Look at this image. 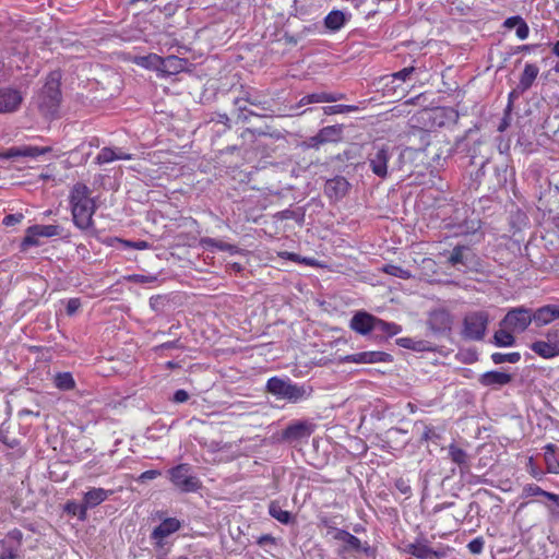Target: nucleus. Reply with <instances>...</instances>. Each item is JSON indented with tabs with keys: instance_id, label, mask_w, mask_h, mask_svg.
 Here are the masks:
<instances>
[{
	"instance_id": "44",
	"label": "nucleus",
	"mask_w": 559,
	"mask_h": 559,
	"mask_svg": "<svg viewBox=\"0 0 559 559\" xmlns=\"http://www.w3.org/2000/svg\"><path fill=\"white\" fill-rule=\"evenodd\" d=\"M116 160V150L111 147H103L96 156V163L98 165L107 164Z\"/></svg>"
},
{
	"instance_id": "15",
	"label": "nucleus",
	"mask_w": 559,
	"mask_h": 559,
	"mask_svg": "<svg viewBox=\"0 0 559 559\" xmlns=\"http://www.w3.org/2000/svg\"><path fill=\"white\" fill-rule=\"evenodd\" d=\"M22 100L23 97L19 91L13 88H0V114L16 111Z\"/></svg>"
},
{
	"instance_id": "38",
	"label": "nucleus",
	"mask_w": 559,
	"mask_h": 559,
	"mask_svg": "<svg viewBox=\"0 0 559 559\" xmlns=\"http://www.w3.org/2000/svg\"><path fill=\"white\" fill-rule=\"evenodd\" d=\"M521 359V355L518 352L502 354V353H493L491 355V360L496 365L510 362V364H516Z\"/></svg>"
},
{
	"instance_id": "25",
	"label": "nucleus",
	"mask_w": 559,
	"mask_h": 559,
	"mask_svg": "<svg viewBox=\"0 0 559 559\" xmlns=\"http://www.w3.org/2000/svg\"><path fill=\"white\" fill-rule=\"evenodd\" d=\"M349 17L350 14H346L340 10H333L326 15L324 24L325 27L331 31H338L344 26Z\"/></svg>"
},
{
	"instance_id": "64",
	"label": "nucleus",
	"mask_w": 559,
	"mask_h": 559,
	"mask_svg": "<svg viewBox=\"0 0 559 559\" xmlns=\"http://www.w3.org/2000/svg\"><path fill=\"white\" fill-rule=\"evenodd\" d=\"M546 306L549 307V316H550L551 322L559 319V305L550 304V305H546Z\"/></svg>"
},
{
	"instance_id": "47",
	"label": "nucleus",
	"mask_w": 559,
	"mask_h": 559,
	"mask_svg": "<svg viewBox=\"0 0 559 559\" xmlns=\"http://www.w3.org/2000/svg\"><path fill=\"white\" fill-rule=\"evenodd\" d=\"M414 71H415L414 67H407L397 72L392 73L391 76H392L393 81L394 80L406 81L407 79H409L411 74Z\"/></svg>"
},
{
	"instance_id": "19",
	"label": "nucleus",
	"mask_w": 559,
	"mask_h": 559,
	"mask_svg": "<svg viewBox=\"0 0 559 559\" xmlns=\"http://www.w3.org/2000/svg\"><path fill=\"white\" fill-rule=\"evenodd\" d=\"M374 319V316L365 311H359L352 318L349 326L358 334L367 335L373 331Z\"/></svg>"
},
{
	"instance_id": "52",
	"label": "nucleus",
	"mask_w": 559,
	"mask_h": 559,
	"mask_svg": "<svg viewBox=\"0 0 559 559\" xmlns=\"http://www.w3.org/2000/svg\"><path fill=\"white\" fill-rule=\"evenodd\" d=\"M118 241H120L121 243L124 245V247H129V248H134V249H138V250H144V249H147L148 248V243L146 241H129V240H121V239H117Z\"/></svg>"
},
{
	"instance_id": "5",
	"label": "nucleus",
	"mask_w": 559,
	"mask_h": 559,
	"mask_svg": "<svg viewBox=\"0 0 559 559\" xmlns=\"http://www.w3.org/2000/svg\"><path fill=\"white\" fill-rule=\"evenodd\" d=\"M394 148L384 143H373L367 154L366 163L372 174L380 179L389 176V162L393 156Z\"/></svg>"
},
{
	"instance_id": "6",
	"label": "nucleus",
	"mask_w": 559,
	"mask_h": 559,
	"mask_svg": "<svg viewBox=\"0 0 559 559\" xmlns=\"http://www.w3.org/2000/svg\"><path fill=\"white\" fill-rule=\"evenodd\" d=\"M489 322L485 311H474L465 316L463 321V336L467 340L480 341L484 338Z\"/></svg>"
},
{
	"instance_id": "49",
	"label": "nucleus",
	"mask_w": 559,
	"mask_h": 559,
	"mask_svg": "<svg viewBox=\"0 0 559 559\" xmlns=\"http://www.w3.org/2000/svg\"><path fill=\"white\" fill-rule=\"evenodd\" d=\"M7 539L12 540L16 544L14 548H19L23 539V533L19 528H14L7 534Z\"/></svg>"
},
{
	"instance_id": "1",
	"label": "nucleus",
	"mask_w": 559,
	"mask_h": 559,
	"mask_svg": "<svg viewBox=\"0 0 559 559\" xmlns=\"http://www.w3.org/2000/svg\"><path fill=\"white\" fill-rule=\"evenodd\" d=\"M70 204L75 226L83 230L90 228L93 225L96 205L86 185L78 182L73 186Z\"/></svg>"
},
{
	"instance_id": "40",
	"label": "nucleus",
	"mask_w": 559,
	"mask_h": 559,
	"mask_svg": "<svg viewBox=\"0 0 559 559\" xmlns=\"http://www.w3.org/2000/svg\"><path fill=\"white\" fill-rule=\"evenodd\" d=\"M234 105L238 111V119L243 122L248 120L249 116H258V114L247 108L248 103H246L241 96L234 99Z\"/></svg>"
},
{
	"instance_id": "8",
	"label": "nucleus",
	"mask_w": 559,
	"mask_h": 559,
	"mask_svg": "<svg viewBox=\"0 0 559 559\" xmlns=\"http://www.w3.org/2000/svg\"><path fill=\"white\" fill-rule=\"evenodd\" d=\"M531 349L546 359L559 356V326L549 329L545 334V340L534 342Z\"/></svg>"
},
{
	"instance_id": "3",
	"label": "nucleus",
	"mask_w": 559,
	"mask_h": 559,
	"mask_svg": "<svg viewBox=\"0 0 559 559\" xmlns=\"http://www.w3.org/2000/svg\"><path fill=\"white\" fill-rule=\"evenodd\" d=\"M60 79L59 72L53 71L49 73L38 95L37 104L40 111L45 115H53L59 107L61 100Z\"/></svg>"
},
{
	"instance_id": "31",
	"label": "nucleus",
	"mask_w": 559,
	"mask_h": 559,
	"mask_svg": "<svg viewBox=\"0 0 559 559\" xmlns=\"http://www.w3.org/2000/svg\"><path fill=\"white\" fill-rule=\"evenodd\" d=\"M53 384L61 391H69L75 388V381L70 372H58L55 374Z\"/></svg>"
},
{
	"instance_id": "59",
	"label": "nucleus",
	"mask_w": 559,
	"mask_h": 559,
	"mask_svg": "<svg viewBox=\"0 0 559 559\" xmlns=\"http://www.w3.org/2000/svg\"><path fill=\"white\" fill-rule=\"evenodd\" d=\"M80 306H81V302H80V300H79V299H76V298H72V299H70V300L68 301V304H67V308H66V309H67V313H68L69 316L74 314V313L76 312V310L80 308Z\"/></svg>"
},
{
	"instance_id": "39",
	"label": "nucleus",
	"mask_w": 559,
	"mask_h": 559,
	"mask_svg": "<svg viewBox=\"0 0 559 559\" xmlns=\"http://www.w3.org/2000/svg\"><path fill=\"white\" fill-rule=\"evenodd\" d=\"M533 322L536 324V326H543L551 323L549 307L543 306L536 309L533 312Z\"/></svg>"
},
{
	"instance_id": "10",
	"label": "nucleus",
	"mask_w": 559,
	"mask_h": 559,
	"mask_svg": "<svg viewBox=\"0 0 559 559\" xmlns=\"http://www.w3.org/2000/svg\"><path fill=\"white\" fill-rule=\"evenodd\" d=\"M62 227L59 225H33L26 229V235L21 243L23 250L38 246V237H55L61 236Z\"/></svg>"
},
{
	"instance_id": "11",
	"label": "nucleus",
	"mask_w": 559,
	"mask_h": 559,
	"mask_svg": "<svg viewBox=\"0 0 559 559\" xmlns=\"http://www.w3.org/2000/svg\"><path fill=\"white\" fill-rule=\"evenodd\" d=\"M447 262L457 270L471 269L476 264V254L467 246H455L448 257Z\"/></svg>"
},
{
	"instance_id": "42",
	"label": "nucleus",
	"mask_w": 559,
	"mask_h": 559,
	"mask_svg": "<svg viewBox=\"0 0 559 559\" xmlns=\"http://www.w3.org/2000/svg\"><path fill=\"white\" fill-rule=\"evenodd\" d=\"M357 110L358 106L354 105H331L323 107V112L329 116L336 114H348Z\"/></svg>"
},
{
	"instance_id": "58",
	"label": "nucleus",
	"mask_w": 559,
	"mask_h": 559,
	"mask_svg": "<svg viewBox=\"0 0 559 559\" xmlns=\"http://www.w3.org/2000/svg\"><path fill=\"white\" fill-rule=\"evenodd\" d=\"M160 474L162 473L157 469L145 471L140 475L139 480L145 481V480L155 479L156 477L160 476Z\"/></svg>"
},
{
	"instance_id": "50",
	"label": "nucleus",
	"mask_w": 559,
	"mask_h": 559,
	"mask_svg": "<svg viewBox=\"0 0 559 559\" xmlns=\"http://www.w3.org/2000/svg\"><path fill=\"white\" fill-rule=\"evenodd\" d=\"M528 33H530L528 26H527L526 22L521 17V21L518 23V26H516V36L520 39H526L528 36Z\"/></svg>"
},
{
	"instance_id": "36",
	"label": "nucleus",
	"mask_w": 559,
	"mask_h": 559,
	"mask_svg": "<svg viewBox=\"0 0 559 559\" xmlns=\"http://www.w3.org/2000/svg\"><path fill=\"white\" fill-rule=\"evenodd\" d=\"M87 510L88 508L85 506V502L82 501L81 503H78L75 501H68L64 511L68 514L78 516L81 521H84L87 516Z\"/></svg>"
},
{
	"instance_id": "28",
	"label": "nucleus",
	"mask_w": 559,
	"mask_h": 559,
	"mask_svg": "<svg viewBox=\"0 0 559 559\" xmlns=\"http://www.w3.org/2000/svg\"><path fill=\"white\" fill-rule=\"evenodd\" d=\"M513 331L508 328L501 326L495 332L493 343L499 347H509L515 344V337L512 335Z\"/></svg>"
},
{
	"instance_id": "20",
	"label": "nucleus",
	"mask_w": 559,
	"mask_h": 559,
	"mask_svg": "<svg viewBox=\"0 0 559 559\" xmlns=\"http://www.w3.org/2000/svg\"><path fill=\"white\" fill-rule=\"evenodd\" d=\"M188 66V59L171 55L166 58H162L160 72L167 75H174L185 71Z\"/></svg>"
},
{
	"instance_id": "34",
	"label": "nucleus",
	"mask_w": 559,
	"mask_h": 559,
	"mask_svg": "<svg viewBox=\"0 0 559 559\" xmlns=\"http://www.w3.org/2000/svg\"><path fill=\"white\" fill-rule=\"evenodd\" d=\"M449 455L451 460L461 467V469L468 468V455L463 449L451 444L449 447Z\"/></svg>"
},
{
	"instance_id": "12",
	"label": "nucleus",
	"mask_w": 559,
	"mask_h": 559,
	"mask_svg": "<svg viewBox=\"0 0 559 559\" xmlns=\"http://www.w3.org/2000/svg\"><path fill=\"white\" fill-rule=\"evenodd\" d=\"M313 429L314 425L309 421H295L283 430L282 439L288 442L308 439L313 432Z\"/></svg>"
},
{
	"instance_id": "24",
	"label": "nucleus",
	"mask_w": 559,
	"mask_h": 559,
	"mask_svg": "<svg viewBox=\"0 0 559 559\" xmlns=\"http://www.w3.org/2000/svg\"><path fill=\"white\" fill-rule=\"evenodd\" d=\"M401 331V325L393 322L383 321L382 319L376 317L372 332H374L377 336L391 337L399 334Z\"/></svg>"
},
{
	"instance_id": "33",
	"label": "nucleus",
	"mask_w": 559,
	"mask_h": 559,
	"mask_svg": "<svg viewBox=\"0 0 559 559\" xmlns=\"http://www.w3.org/2000/svg\"><path fill=\"white\" fill-rule=\"evenodd\" d=\"M200 243L205 249L215 248L219 251H227L230 253L236 252V249H237L236 246H234V245H230V243H227V242H224L221 240H216V239L210 238V237L202 238Z\"/></svg>"
},
{
	"instance_id": "35",
	"label": "nucleus",
	"mask_w": 559,
	"mask_h": 559,
	"mask_svg": "<svg viewBox=\"0 0 559 559\" xmlns=\"http://www.w3.org/2000/svg\"><path fill=\"white\" fill-rule=\"evenodd\" d=\"M319 132L321 133V136L323 138V141H325V143L337 142L342 139L343 128L342 126L338 124L329 126L322 128Z\"/></svg>"
},
{
	"instance_id": "63",
	"label": "nucleus",
	"mask_w": 559,
	"mask_h": 559,
	"mask_svg": "<svg viewBox=\"0 0 559 559\" xmlns=\"http://www.w3.org/2000/svg\"><path fill=\"white\" fill-rule=\"evenodd\" d=\"M189 399V394L185 390H177L174 394V401L176 403H185Z\"/></svg>"
},
{
	"instance_id": "45",
	"label": "nucleus",
	"mask_w": 559,
	"mask_h": 559,
	"mask_svg": "<svg viewBox=\"0 0 559 559\" xmlns=\"http://www.w3.org/2000/svg\"><path fill=\"white\" fill-rule=\"evenodd\" d=\"M320 523L326 528V535H330L333 539H335V532H343V530L336 527V523L332 518H323Z\"/></svg>"
},
{
	"instance_id": "4",
	"label": "nucleus",
	"mask_w": 559,
	"mask_h": 559,
	"mask_svg": "<svg viewBox=\"0 0 559 559\" xmlns=\"http://www.w3.org/2000/svg\"><path fill=\"white\" fill-rule=\"evenodd\" d=\"M167 476L173 486L180 492H197L202 488V481L188 463H180L169 468Z\"/></svg>"
},
{
	"instance_id": "60",
	"label": "nucleus",
	"mask_w": 559,
	"mask_h": 559,
	"mask_svg": "<svg viewBox=\"0 0 559 559\" xmlns=\"http://www.w3.org/2000/svg\"><path fill=\"white\" fill-rule=\"evenodd\" d=\"M129 278H130V281H132L134 283H152V282L156 281V276H146V275H140V274H134V275L130 276Z\"/></svg>"
},
{
	"instance_id": "21",
	"label": "nucleus",
	"mask_w": 559,
	"mask_h": 559,
	"mask_svg": "<svg viewBox=\"0 0 559 559\" xmlns=\"http://www.w3.org/2000/svg\"><path fill=\"white\" fill-rule=\"evenodd\" d=\"M539 73V69L536 64L527 63L521 74L518 90L520 93H524L530 90Z\"/></svg>"
},
{
	"instance_id": "61",
	"label": "nucleus",
	"mask_w": 559,
	"mask_h": 559,
	"mask_svg": "<svg viewBox=\"0 0 559 559\" xmlns=\"http://www.w3.org/2000/svg\"><path fill=\"white\" fill-rule=\"evenodd\" d=\"M241 97H243V100L252 106H260L262 105V102L255 97V96H252L249 92H243V94L241 95Z\"/></svg>"
},
{
	"instance_id": "14",
	"label": "nucleus",
	"mask_w": 559,
	"mask_h": 559,
	"mask_svg": "<svg viewBox=\"0 0 559 559\" xmlns=\"http://www.w3.org/2000/svg\"><path fill=\"white\" fill-rule=\"evenodd\" d=\"M180 527L181 524L179 520H177L176 518H167L153 530L151 534V539L155 542L156 548L162 549L164 547V538L176 533Z\"/></svg>"
},
{
	"instance_id": "17",
	"label": "nucleus",
	"mask_w": 559,
	"mask_h": 559,
	"mask_svg": "<svg viewBox=\"0 0 559 559\" xmlns=\"http://www.w3.org/2000/svg\"><path fill=\"white\" fill-rule=\"evenodd\" d=\"M349 187L345 177L335 176L325 182L324 192L330 199L340 200L347 194Z\"/></svg>"
},
{
	"instance_id": "37",
	"label": "nucleus",
	"mask_w": 559,
	"mask_h": 559,
	"mask_svg": "<svg viewBox=\"0 0 559 559\" xmlns=\"http://www.w3.org/2000/svg\"><path fill=\"white\" fill-rule=\"evenodd\" d=\"M414 428L418 430L421 429L420 442L439 439V435L435 431L433 427L425 424L423 420L415 421Z\"/></svg>"
},
{
	"instance_id": "41",
	"label": "nucleus",
	"mask_w": 559,
	"mask_h": 559,
	"mask_svg": "<svg viewBox=\"0 0 559 559\" xmlns=\"http://www.w3.org/2000/svg\"><path fill=\"white\" fill-rule=\"evenodd\" d=\"M382 271L389 275L408 280L412 277V273L408 270H404L403 267L395 264H386L382 267Z\"/></svg>"
},
{
	"instance_id": "48",
	"label": "nucleus",
	"mask_w": 559,
	"mask_h": 559,
	"mask_svg": "<svg viewBox=\"0 0 559 559\" xmlns=\"http://www.w3.org/2000/svg\"><path fill=\"white\" fill-rule=\"evenodd\" d=\"M395 487L403 495H408V493H411V490H412L409 481L407 479L402 478V477L397 478L395 480Z\"/></svg>"
},
{
	"instance_id": "26",
	"label": "nucleus",
	"mask_w": 559,
	"mask_h": 559,
	"mask_svg": "<svg viewBox=\"0 0 559 559\" xmlns=\"http://www.w3.org/2000/svg\"><path fill=\"white\" fill-rule=\"evenodd\" d=\"M445 556L444 550H435L428 546L427 540L423 537H418V547L416 552L417 559H440Z\"/></svg>"
},
{
	"instance_id": "32",
	"label": "nucleus",
	"mask_w": 559,
	"mask_h": 559,
	"mask_svg": "<svg viewBox=\"0 0 559 559\" xmlns=\"http://www.w3.org/2000/svg\"><path fill=\"white\" fill-rule=\"evenodd\" d=\"M134 62L143 68L160 71L162 57L156 53L135 57Z\"/></svg>"
},
{
	"instance_id": "29",
	"label": "nucleus",
	"mask_w": 559,
	"mask_h": 559,
	"mask_svg": "<svg viewBox=\"0 0 559 559\" xmlns=\"http://www.w3.org/2000/svg\"><path fill=\"white\" fill-rule=\"evenodd\" d=\"M269 514L282 524H289L293 521L292 513L283 510L277 501H272L269 504Z\"/></svg>"
},
{
	"instance_id": "51",
	"label": "nucleus",
	"mask_w": 559,
	"mask_h": 559,
	"mask_svg": "<svg viewBox=\"0 0 559 559\" xmlns=\"http://www.w3.org/2000/svg\"><path fill=\"white\" fill-rule=\"evenodd\" d=\"M511 111H512L511 110V104H508L506 109H504V116L502 118V121H501V123L498 127L499 131H504L510 126Z\"/></svg>"
},
{
	"instance_id": "62",
	"label": "nucleus",
	"mask_w": 559,
	"mask_h": 559,
	"mask_svg": "<svg viewBox=\"0 0 559 559\" xmlns=\"http://www.w3.org/2000/svg\"><path fill=\"white\" fill-rule=\"evenodd\" d=\"M16 548L14 547H5L0 555V559H15L16 558Z\"/></svg>"
},
{
	"instance_id": "54",
	"label": "nucleus",
	"mask_w": 559,
	"mask_h": 559,
	"mask_svg": "<svg viewBox=\"0 0 559 559\" xmlns=\"http://www.w3.org/2000/svg\"><path fill=\"white\" fill-rule=\"evenodd\" d=\"M414 136H418L423 143V146H426L429 144V138L430 133L421 128H417L413 131Z\"/></svg>"
},
{
	"instance_id": "16",
	"label": "nucleus",
	"mask_w": 559,
	"mask_h": 559,
	"mask_svg": "<svg viewBox=\"0 0 559 559\" xmlns=\"http://www.w3.org/2000/svg\"><path fill=\"white\" fill-rule=\"evenodd\" d=\"M512 380L513 377L510 373L491 370L480 374L478 382L483 386L499 389L509 384Z\"/></svg>"
},
{
	"instance_id": "56",
	"label": "nucleus",
	"mask_w": 559,
	"mask_h": 559,
	"mask_svg": "<svg viewBox=\"0 0 559 559\" xmlns=\"http://www.w3.org/2000/svg\"><path fill=\"white\" fill-rule=\"evenodd\" d=\"M325 141H323V138L321 136V133L318 132L316 135L311 136L308 141V147H312L318 150L322 144H324Z\"/></svg>"
},
{
	"instance_id": "27",
	"label": "nucleus",
	"mask_w": 559,
	"mask_h": 559,
	"mask_svg": "<svg viewBox=\"0 0 559 559\" xmlns=\"http://www.w3.org/2000/svg\"><path fill=\"white\" fill-rule=\"evenodd\" d=\"M544 449L547 472L551 474H559V460L556 456L557 447L554 443H548L544 447Z\"/></svg>"
},
{
	"instance_id": "9",
	"label": "nucleus",
	"mask_w": 559,
	"mask_h": 559,
	"mask_svg": "<svg viewBox=\"0 0 559 559\" xmlns=\"http://www.w3.org/2000/svg\"><path fill=\"white\" fill-rule=\"evenodd\" d=\"M427 326L436 335H443L451 331L453 316L444 307H436L427 314Z\"/></svg>"
},
{
	"instance_id": "2",
	"label": "nucleus",
	"mask_w": 559,
	"mask_h": 559,
	"mask_svg": "<svg viewBox=\"0 0 559 559\" xmlns=\"http://www.w3.org/2000/svg\"><path fill=\"white\" fill-rule=\"evenodd\" d=\"M265 390L277 399L289 403H299L311 397L313 389L309 384L294 383L289 378L272 377L267 380Z\"/></svg>"
},
{
	"instance_id": "57",
	"label": "nucleus",
	"mask_w": 559,
	"mask_h": 559,
	"mask_svg": "<svg viewBox=\"0 0 559 559\" xmlns=\"http://www.w3.org/2000/svg\"><path fill=\"white\" fill-rule=\"evenodd\" d=\"M432 347L429 342L424 340H414V347L413 350L417 352H424V350H431Z\"/></svg>"
},
{
	"instance_id": "43",
	"label": "nucleus",
	"mask_w": 559,
	"mask_h": 559,
	"mask_svg": "<svg viewBox=\"0 0 559 559\" xmlns=\"http://www.w3.org/2000/svg\"><path fill=\"white\" fill-rule=\"evenodd\" d=\"M328 99H331V97H328V93H325V92L312 93V94H308V95L304 96L299 100V106H305V105L314 104V103H326Z\"/></svg>"
},
{
	"instance_id": "7",
	"label": "nucleus",
	"mask_w": 559,
	"mask_h": 559,
	"mask_svg": "<svg viewBox=\"0 0 559 559\" xmlns=\"http://www.w3.org/2000/svg\"><path fill=\"white\" fill-rule=\"evenodd\" d=\"M533 322V311L525 307L510 309L502 321L501 326L508 328L515 333L524 332Z\"/></svg>"
},
{
	"instance_id": "55",
	"label": "nucleus",
	"mask_w": 559,
	"mask_h": 559,
	"mask_svg": "<svg viewBox=\"0 0 559 559\" xmlns=\"http://www.w3.org/2000/svg\"><path fill=\"white\" fill-rule=\"evenodd\" d=\"M23 219V214H9L3 218V225L13 226Z\"/></svg>"
},
{
	"instance_id": "46",
	"label": "nucleus",
	"mask_w": 559,
	"mask_h": 559,
	"mask_svg": "<svg viewBox=\"0 0 559 559\" xmlns=\"http://www.w3.org/2000/svg\"><path fill=\"white\" fill-rule=\"evenodd\" d=\"M467 548L474 555L480 554L484 549V539L481 537L474 538L468 543Z\"/></svg>"
},
{
	"instance_id": "53",
	"label": "nucleus",
	"mask_w": 559,
	"mask_h": 559,
	"mask_svg": "<svg viewBox=\"0 0 559 559\" xmlns=\"http://www.w3.org/2000/svg\"><path fill=\"white\" fill-rule=\"evenodd\" d=\"M257 544L260 547H265V546H269V545L274 546V545H276V538L273 537L270 534H265V535H262V536H260L258 538Z\"/></svg>"
},
{
	"instance_id": "22",
	"label": "nucleus",
	"mask_w": 559,
	"mask_h": 559,
	"mask_svg": "<svg viewBox=\"0 0 559 559\" xmlns=\"http://www.w3.org/2000/svg\"><path fill=\"white\" fill-rule=\"evenodd\" d=\"M335 540L344 544L343 551L359 552L361 550H366V548L362 547L360 539L345 530H343V532H335Z\"/></svg>"
},
{
	"instance_id": "23",
	"label": "nucleus",
	"mask_w": 559,
	"mask_h": 559,
	"mask_svg": "<svg viewBox=\"0 0 559 559\" xmlns=\"http://www.w3.org/2000/svg\"><path fill=\"white\" fill-rule=\"evenodd\" d=\"M111 493V490L92 488L84 493L83 501L88 509H93L104 502Z\"/></svg>"
},
{
	"instance_id": "18",
	"label": "nucleus",
	"mask_w": 559,
	"mask_h": 559,
	"mask_svg": "<svg viewBox=\"0 0 559 559\" xmlns=\"http://www.w3.org/2000/svg\"><path fill=\"white\" fill-rule=\"evenodd\" d=\"M348 362L355 364H374V362H386L392 360V356L384 352H360L346 356Z\"/></svg>"
},
{
	"instance_id": "30",
	"label": "nucleus",
	"mask_w": 559,
	"mask_h": 559,
	"mask_svg": "<svg viewBox=\"0 0 559 559\" xmlns=\"http://www.w3.org/2000/svg\"><path fill=\"white\" fill-rule=\"evenodd\" d=\"M523 495L525 497L543 496L555 503L559 502V495L548 492L535 484L526 485L523 489Z\"/></svg>"
},
{
	"instance_id": "13",
	"label": "nucleus",
	"mask_w": 559,
	"mask_h": 559,
	"mask_svg": "<svg viewBox=\"0 0 559 559\" xmlns=\"http://www.w3.org/2000/svg\"><path fill=\"white\" fill-rule=\"evenodd\" d=\"M52 148L50 146H33V145H22V146H13L0 153V158L10 159L15 157H38L40 155L50 153Z\"/></svg>"
}]
</instances>
